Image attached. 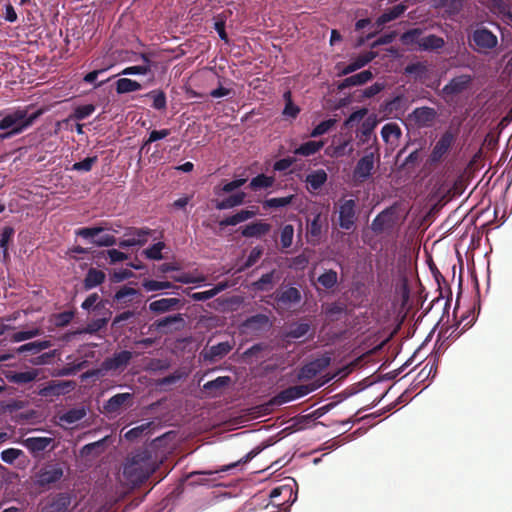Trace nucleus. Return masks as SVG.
<instances>
[{
	"label": "nucleus",
	"mask_w": 512,
	"mask_h": 512,
	"mask_svg": "<svg viewBox=\"0 0 512 512\" xmlns=\"http://www.w3.org/2000/svg\"><path fill=\"white\" fill-rule=\"evenodd\" d=\"M108 320L106 318H98L87 324L83 332L88 334H95L107 325Z\"/></svg>",
	"instance_id": "e2e57ef3"
},
{
	"label": "nucleus",
	"mask_w": 512,
	"mask_h": 512,
	"mask_svg": "<svg viewBox=\"0 0 512 512\" xmlns=\"http://www.w3.org/2000/svg\"><path fill=\"white\" fill-rule=\"evenodd\" d=\"M327 173L323 169H318L306 176V183L313 190H319L327 181Z\"/></svg>",
	"instance_id": "a19ab883"
},
{
	"label": "nucleus",
	"mask_w": 512,
	"mask_h": 512,
	"mask_svg": "<svg viewBox=\"0 0 512 512\" xmlns=\"http://www.w3.org/2000/svg\"><path fill=\"white\" fill-rule=\"evenodd\" d=\"M294 197H295L294 195H289V196H286V197L269 198V199H266L263 202V207L264 208H280V207H285V206H288V205H290L292 203Z\"/></svg>",
	"instance_id": "603ef678"
},
{
	"label": "nucleus",
	"mask_w": 512,
	"mask_h": 512,
	"mask_svg": "<svg viewBox=\"0 0 512 512\" xmlns=\"http://www.w3.org/2000/svg\"><path fill=\"white\" fill-rule=\"evenodd\" d=\"M329 379L326 381H315L314 383L307 385H297L288 387L282 391H280L276 396H274L272 403L276 405H282L293 400L302 398L309 393L317 390L322 385H324Z\"/></svg>",
	"instance_id": "20e7f679"
},
{
	"label": "nucleus",
	"mask_w": 512,
	"mask_h": 512,
	"mask_svg": "<svg viewBox=\"0 0 512 512\" xmlns=\"http://www.w3.org/2000/svg\"><path fill=\"white\" fill-rule=\"evenodd\" d=\"M331 363V357L328 354H324L308 363L303 365L298 374V380H311L316 375L324 371Z\"/></svg>",
	"instance_id": "6e6552de"
},
{
	"label": "nucleus",
	"mask_w": 512,
	"mask_h": 512,
	"mask_svg": "<svg viewBox=\"0 0 512 512\" xmlns=\"http://www.w3.org/2000/svg\"><path fill=\"white\" fill-rule=\"evenodd\" d=\"M106 226H95V227H83L79 228L75 231L76 236H80L84 239H89L90 241L96 239L101 232L106 230Z\"/></svg>",
	"instance_id": "8fccbe9b"
},
{
	"label": "nucleus",
	"mask_w": 512,
	"mask_h": 512,
	"mask_svg": "<svg viewBox=\"0 0 512 512\" xmlns=\"http://www.w3.org/2000/svg\"><path fill=\"white\" fill-rule=\"evenodd\" d=\"M445 46V40L437 35L429 34L423 36L419 51L439 52Z\"/></svg>",
	"instance_id": "bb28decb"
},
{
	"label": "nucleus",
	"mask_w": 512,
	"mask_h": 512,
	"mask_svg": "<svg viewBox=\"0 0 512 512\" xmlns=\"http://www.w3.org/2000/svg\"><path fill=\"white\" fill-rule=\"evenodd\" d=\"M436 115L434 108L425 106L416 108L411 116L419 127H428L434 122Z\"/></svg>",
	"instance_id": "4be33fe9"
},
{
	"label": "nucleus",
	"mask_w": 512,
	"mask_h": 512,
	"mask_svg": "<svg viewBox=\"0 0 512 512\" xmlns=\"http://www.w3.org/2000/svg\"><path fill=\"white\" fill-rule=\"evenodd\" d=\"M95 111V106L93 104H86L78 106L73 114V117L76 120H84L89 117Z\"/></svg>",
	"instance_id": "680f3d73"
},
{
	"label": "nucleus",
	"mask_w": 512,
	"mask_h": 512,
	"mask_svg": "<svg viewBox=\"0 0 512 512\" xmlns=\"http://www.w3.org/2000/svg\"><path fill=\"white\" fill-rule=\"evenodd\" d=\"M51 346H52L51 341H49V340H39V341H34V342L26 343V344L20 346L17 349V352L20 353V354L25 353V352H29L32 355H35V354H38V353H40L41 351H43L45 349L50 348Z\"/></svg>",
	"instance_id": "58836bf2"
},
{
	"label": "nucleus",
	"mask_w": 512,
	"mask_h": 512,
	"mask_svg": "<svg viewBox=\"0 0 512 512\" xmlns=\"http://www.w3.org/2000/svg\"><path fill=\"white\" fill-rule=\"evenodd\" d=\"M271 230V225L262 221H257L250 223L244 226L241 229V234L243 237L252 238V237H262L269 233Z\"/></svg>",
	"instance_id": "393cba45"
},
{
	"label": "nucleus",
	"mask_w": 512,
	"mask_h": 512,
	"mask_svg": "<svg viewBox=\"0 0 512 512\" xmlns=\"http://www.w3.org/2000/svg\"><path fill=\"white\" fill-rule=\"evenodd\" d=\"M406 10L403 4H398L390 8L388 11L380 15L376 21L378 27L400 17Z\"/></svg>",
	"instance_id": "4c0bfd02"
},
{
	"label": "nucleus",
	"mask_w": 512,
	"mask_h": 512,
	"mask_svg": "<svg viewBox=\"0 0 512 512\" xmlns=\"http://www.w3.org/2000/svg\"><path fill=\"white\" fill-rule=\"evenodd\" d=\"M181 306L178 298H162L149 304V310L155 314H162L175 310Z\"/></svg>",
	"instance_id": "5701e85b"
},
{
	"label": "nucleus",
	"mask_w": 512,
	"mask_h": 512,
	"mask_svg": "<svg viewBox=\"0 0 512 512\" xmlns=\"http://www.w3.org/2000/svg\"><path fill=\"white\" fill-rule=\"evenodd\" d=\"M277 306L289 309L301 302L302 295L298 288L292 286H281L273 294Z\"/></svg>",
	"instance_id": "0eeeda50"
},
{
	"label": "nucleus",
	"mask_w": 512,
	"mask_h": 512,
	"mask_svg": "<svg viewBox=\"0 0 512 512\" xmlns=\"http://www.w3.org/2000/svg\"><path fill=\"white\" fill-rule=\"evenodd\" d=\"M310 330L311 324L309 322H292L284 336L285 338L299 339L306 336Z\"/></svg>",
	"instance_id": "7c9ffc66"
},
{
	"label": "nucleus",
	"mask_w": 512,
	"mask_h": 512,
	"mask_svg": "<svg viewBox=\"0 0 512 512\" xmlns=\"http://www.w3.org/2000/svg\"><path fill=\"white\" fill-rule=\"evenodd\" d=\"M149 458L144 453H138L127 460L123 468L125 479L132 485L144 483L150 476Z\"/></svg>",
	"instance_id": "f03ea898"
},
{
	"label": "nucleus",
	"mask_w": 512,
	"mask_h": 512,
	"mask_svg": "<svg viewBox=\"0 0 512 512\" xmlns=\"http://www.w3.org/2000/svg\"><path fill=\"white\" fill-rule=\"evenodd\" d=\"M257 214V210L243 209L237 213L222 219L219 222L221 227L235 226L241 222L247 221L253 218Z\"/></svg>",
	"instance_id": "cd10ccee"
},
{
	"label": "nucleus",
	"mask_w": 512,
	"mask_h": 512,
	"mask_svg": "<svg viewBox=\"0 0 512 512\" xmlns=\"http://www.w3.org/2000/svg\"><path fill=\"white\" fill-rule=\"evenodd\" d=\"M276 270L263 274L257 281L252 283V288L257 291H268L272 289L275 282Z\"/></svg>",
	"instance_id": "ea45409f"
},
{
	"label": "nucleus",
	"mask_w": 512,
	"mask_h": 512,
	"mask_svg": "<svg viewBox=\"0 0 512 512\" xmlns=\"http://www.w3.org/2000/svg\"><path fill=\"white\" fill-rule=\"evenodd\" d=\"M423 30L420 28L409 29L400 36V41L404 46L417 45V49L420 48Z\"/></svg>",
	"instance_id": "c9c22d12"
},
{
	"label": "nucleus",
	"mask_w": 512,
	"mask_h": 512,
	"mask_svg": "<svg viewBox=\"0 0 512 512\" xmlns=\"http://www.w3.org/2000/svg\"><path fill=\"white\" fill-rule=\"evenodd\" d=\"M165 247L164 242H157L143 251L148 259L161 260L163 258L162 250Z\"/></svg>",
	"instance_id": "13d9d810"
},
{
	"label": "nucleus",
	"mask_w": 512,
	"mask_h": 512,
	"mask_svg": "<svg viewBox=\"0 0 512 512\" xmlns=\"http://www.w3.org/2000/svg\"><path fill=\"white\" fill-rule=\"evenodd\" d=\"M72 502V496L68 492H59L48 497L41 512H68Z\"/></svg>",
	"instance_id": "9b49d317"
},
{
	"label": "nucleus",
	"mask_w": 512,
	"mask_h": 512,
	"mask_svg": "<svg viewBox=\"0 0 512 512\" xmlns=\"http://www.w3.org/2000/svg\"><path fill=\"white\" fill-rule=\"evenodd\" d=\"M376 57V53L368 51L360 54L356 59L346 65L339 73V76L348 75L362 67L366 66Z\"/></svg>",
	"instance_id": "b1692460"
},
{
	"label": "nucleus",
	"mask_w": 512,
	"mask_h": 512,
	"mask_svg": "<svg viewBox=\"0 0 512 512\" xmlns=\"http://www.w3.org/2000/svg\"><path fill=\"white\" fill-rule=\"evenodd\" d=\"M86 416V410L83 407L72 408L60 416V420L66 424L72 425Z\"/></svg>",
	"instance_id": "37998d69"
},
{
	"label": "nucleus",
	"mask_w": 512,
	"mask_h": 512,
	"mask_svg": "<svg viewBox=\"0 0 512 512\" xmlns=\"http://www.w3.org/2000/svg\"><path fill=\"white\" fill-rule=\"evenodd\" d=\"M106 279V275L102 270L96 268H90L83 280V286L85 290H91L101 285Z\"/></svg>",
	"instance_id": "c85d7f7f"
},
{
	"label": "nucleus",
	"mask_w": 512,
	"mask_h": 512,
	"mask_svg": "<svg viewBox=\"0 0 512 512\" xmlns=\"http://www.w3.org/2000/svg\"><path fill=\"white\" fill-rule=\"evenodd\" d=\"M133 404L132 393H118L109 398L103 405V409L108 414L119 413L122 407H130Z\"/></svg>",
	"instance_id": "f3484780"
},
{
	"label": "nucleus",
	"mask_w": 512,
	"mask_h": 512,
	"mask_svg": "<svg viewBox=\"0 0 512 512\" xmlns=\"http://www.w3.org/2000/svg\"><path fill=\"white\" fill-rule=\"evenodd\" d=\"M269 497L276 507H282L284 505L290 506L296 501L297 492H294L291 485L285 484L272 489Z\"/></svg>",
	"instance_id": "f8f14e48"
},
{
	"label": "nucleus",
	"mask_w": 512,
	"mask_h": 512,
	"mask_svg": "<svg viewBox=\"0 0 512 512\" xmlns=\"http://www.w3.org/2000/svg\"><path fill=\"white\" fill-rule=\"evenodd\" d=\"M472 81L469 75H460L452 78L441 90L444 99L452 98L464 92Z\"/></svg>",
	"instance_id": "4468645a"
},
{
	"label": "nucleus",
	"mask_w": 512,
	"mask_h": 512,
	"mask_svg": "<svg viewBox=\"0 0 512 512\" xmlns=\"http://www.w3.org/2000/svg\"><path fill=\"white\" fill-rule=\"evenodd\" d=\"M141 88L142 85L139 82L129 78H121L116 82V92L118 94L138 91Z\"/></svg>",
	"instance_id": "79ce46f5"
},
{
	"label": "nucleus",
	"mask_w": 512,
	"mask_h": 512,
	"mask_svg": "<svg viewBox=\"0 0 512 512\" xmlns=\"http://www.w3.org/2000/svg\"><path fill=\"white\" fill-rule=\"evenodd\" d=\"M76 382L73 380H51L39 389L38 394L45 398L59 397L73 391Z\"/></svg>",
	"instance_id": "1a4fd4ad"
},
{
	"label": "nucleus",
	"mask_w": 512,
	"mask_h": 512,
	"mask_svg": "<svg viewBox=\"0 0 512 512\" xmlns=\"http://www.w3.org/2000/svg\"><path fill=\"white\" fill-rule=\"evenodd\" d=\"M53 441L50 437H29L23 440V445L36 457L51 446Z\"/></svg>",
	"instance_id": "412c9836"
},
{
	"label": "nucleus",
	"mask_w": 512,
	"mask_h": 512,
	"mask_svg": "<svg viewBox=\"0 0 512 512\" xmlns=\"http://www.w3.org/2000/svg\"><path fill=\"white\" fill-rule=\"evenodd\" d=\"M402 135L400 126L395 122L385 124L381 129V136L386 143L396 144Z\"/></svg>",
	"instance_id": "c756f323"
},
{
	"label": "nucleus",
	"mask_w": 512,
	"mask_h": 512,
	"mask_svg": "<svg viewBox=\"0 0 512 512\" xmlns=\"http://www.w3.org/2000/svg\"><path fill=\"white\" fill-rule=\"evenodd\" d=\"M373 144L366 149L365 155L360 158L353 170V177L359 182H364L370 178L374 169V156L378 155L377 137L374 136Z\"/></svg>",
	"instance_id": "39448f33"
},
{
	"label": "nucleus",
	"mask_w": 512,
	"mask_h": 512,
	"mask_svg": "<svg viewBox=\"0 0 512 512\" xmlns=\"http://www.w3.org/2000/svg\"><path fill=\"white\" fill-rule=\"evenodd\" d=\"M323 220L321 213L314 215L312 220L307 222V234L312 238V241H318L322 234Z\"/></svg>",
	"instance_id": "e433bc0d"
},
{
	"label": "nucleus",
	"mask_w": 512,
	"mask_h": 512,
	"mask_svg": "<svg viewBox=\"0 0 512 512\" xmlns=\"http://www.w3.org/2000/svg\"><path fill=\"white\" fill-rule=\"evenodd\" d=\"M472 40L480 50H491L497 46V36L487 28H478L472 34Z\"/></svg>",
	"instance_id": "dca6fc26"
},
{
	"label": "nucleus",
	"mask_w": 512,
	"mask_h": 512,
	"mask_svg": "<svg viewBox=\"0 0 512 512\" xmlns=\"http://www.w3.org/2000/svg\"><path fill=\"white\" fill-rule=\"evenodd\" d=\"M64 472V463L48 461L35 473L34 483L41 489L49 490L62 480Z\"/></svg>",
	"instance_id": "7ed1b4c3"
},
{
	"label": "nucleus",
	"mask_w": 512,
	"mask_h": 512,
	"mask_svg": "<svg viewBox=\"0 0 512 512\" xmlns=\"http://www.w3.org/2000/svg\"><path fill=\"white\" fill-rule=\"evenodd\" d=\"M373 78V74L370 70H364L352 76L345 78L338 84L339 90H344L352 86L363 85Z\"/></svg>",
	"instance_id": "a878e982"
},
{
	"label": "nucleus",
	"mask_w": 512,
	"mask_h": 512,
	"mask_svg": "<svg viewBox=\"0 0 512 512\" xmlns=\"http://www.w3.org/2000/svg\"><path fill=\"white\" fill-rule=\"evenodd\" d=\"M294 227L291 224L285 225L281 229L280 243L282 248H289L293 242Z\"/></svg>",
	"instance_id": "4d7b16f0"
},
{
	"label": "nucleus",
	"mask_w": 512,
	"mask_h": 512,
	"mask_svg": "<svg viewBox=\"0 0 512 512\" xmlns=\"http://www.w3.org/2000/svg\"><path fill=\"white\" fill-rule=\"evenodd\" d=\"M153 100L152 107L157 110H164L167 106L166 95L162 90H152L146 94Z\"/></svg>",
	"instance_id": "09e8293b"
},
{
	"label": "nucleus",
	"mask_w": 512,
	"mask_h": 512,
	"mask_svg": "<svg viewBox=\"0 0 512 512\" xmlns=\"http://www.w3.org/2000/svg\"><path fill=\"white\" fill-rule=\"evenodd\" d=\"M245 197H246V194L244 192H238L236 194L230 195L227 198L217 201L215 204V207L218 210L231 209V208H234L236 206L243 204Z\"/></svg>",
	"instance_id": "f704fd0d"
},
{
	"label": "nucleus",
	"mask_w": 512,
	"mask_h": 512,
	"mask_svg": "<svg viewBox=\"0 0 512 512\" xmlns=\"http://www.w3.org/2000/svg\"><path fill=\"white\" fill-rule=\"evenodd\" d=\"M142 286L146 291H158L163 289L174 288V285L169 281H157V280H144Z\"/></svg>",
	"instance_id": "5fc2aeb1"
},
{
	"label": "nucleus",
	"mask_w": 512,
	"mask_h": 512,
	"mask_svg": "<svg viewBox=\"0 0 512 512\" xmlns=\"http://www.w3.org/2000/svg\"><path fill=\"white\" fill-rule=\"evenodd\" d=\"M170 135V130L169 129H161V130H152L150 133H149V137L143 142L141 148H140V152H142L143 150H149V145L153 142H156V141H159V140H162L164 138H166L167 136Z\"/></svg>",
	"instance_id": "de8ad7c7"
},
{
	"label": "nucleus",
	"mask_w": 512,
	"mask_h": 512,
	"mask_svg": "<svg viewBox=\"0 0 512 512\" xmlns=\"http://www.w3.org/2000/svg\"><path fill=\"white\" fill-rule=\"evenodd\" d=\"M184 324V319L181 314L169 315L164 318L157 319L153 323V327L162 333H168L172 330H178Z\"/></svg>",
	"instance_id": "6ab92c4d"
},
{
	"label": "nucleus",
	"mask_w": 512,
	"mask_h": 512,
	"mask_svg": "<svg viewBox=\"0 0 512 512\" xmlns=\"http://www.w3.org/2000/svg\"><path fill=\"white\" fill-rule=\"evenodd\" d=\"M15 231L14 228L6 226L0 234V247L3 248L4 257L8 256V243L12 239Z\"/></svg>",
	"instance_id": "bf43d9fd"
},
{
	"label": "nucleus",
	"mask_w": 512,
	"mask_h": 512,
	"mask_svg": "<svg viewBox=\"0 0 512 512\" xmlns=\"http://www.w3.org/2000/svg\"><path fill=\"white\" fill-rule=\"evenodd\" d=\"M396 216L393 208H387L380 212L372 221L371 229L375 234H382L394 228Z\"/></svg>",
	"instance_id": "ddd939ff"
},
{
	"label": "nucleus",
	"mask_w": 512,
	"mask_h": 512,
	"mask_svg": "<svg viewBox=\"0 0 512 512\" xmlns=\"http://www.w3.org/2000/svg\"><path fill=\"white\" fill-rule=\"evenodd\" d=\"M356 221V201L344 200L339 207V226L345 230H351Z\"/></svg>",
	"instance_id": "2eb2a0df"
},
{
	"label": "nucleus",
	"mask_w": 512,
	"mask_h": 512,
	"mask_svg": "<svg viewBox=\"0 0 512 512\" xmlns=\"http://www.w3.org/2000/svg\"><path fill=\"white\" fill-rule=\"evenodd\" d=\"M404 71L405 74L414 75L415 78H422L427 74L428 68L424 62H415L408 64Z\"/></svg>",
	"instance_id": "3c124183"
},
{
	"label": "nucleus",
	"mask_w": 512,
	"mask_h": 512,
	"mask_svg": "<svg viewBox=\"0 0 512 512\" xmlns=\"http://www.w3.org/2000/svg\"><path fill=\"white\" fill-rule=\"evenodd\" d=\"M28 110L29 107H19L7 113L0 120V129L4 131L0 133V139L2 141L22 133L42 114V110H38L32 114H28Z\"/></svg>",
	"instance_id": "f257e3e1"
},
{
	"label": "nucleus",
	"mask_w": 512,
	"mask_h": 512,
	"mask_svg": "<svg viewBox=\"0 0 512 512\" xmlns=\"http://www.w3.org/2000/svg\"><path fill=\"white\" fill-rule=\"evenodd\" d=\"M151 234L152 230L147 227H129L126 229L124 234V236L127 238L120 240L118 245L123 249L132 246H143L148 241V237Z\"/></svg>",
	"instance_id": "9d476101"
},
{
	"label": "nucleus",
	"mask_w": 512,
	"mask_h": 512,
	"mask_svg": "<svg viewBox=\"0 0 512 512\" xmlns=\"http://www.w3.org/2000/svg\"><path fill=\"white\" fill-rule=\"evenodd\" d=\"M230 381H231V379L229 376H219L216 379L205 383L204 389L209 392L218 391V390L228 386Z\"/></svg>",
	"instance_id": "864d4df0"
},
{
	"label": "nucleus",
	"mask_w": 512,
	"mask_h": 512,
	"mask_svg": "<svg viewBox=\"0 0 512 512\" xmlns=\"http://www.w3.org/2000/svg\"><path fill=\"white\" fill-rule=\"evenodd\" d=\"M494 7L503 17L512 21V12L509 5L504 0H492Z\"/></svg>",
	"instance_id": "774afa93"
},
{
	"label": "nucleus",
	"mask_w": 512,
	"mask_h": 512,
	"mask_svg": "<svg viewBox=\"0 0 512 512\" xmlns=\"http://www.w3.org/2000/svg\"><path fill=\"white\" fill-rule=\"evenodd\" d=\"M325 145L323 140L314 141L310 140L302 143L299 147L294 150L295 155L308 157L319 152Z\"/></svg>",
	"instance_id": "473e14b6"
},
{
	"label": "nucleus",
	"mask_w": 512,
	"mask_h": 512,
	"mask_svg": "<svg viewBox=\"0 0 512 512\" xmlns=\"http://www.w3.org/2000/svg\"><path fill=\"white\" fill-rule=\"evenodd\" d=\"M98 162V157L96 155L91 157H86L84 160L75 162L72 165V170L75 171H83L89 172L92 170L93 166Z\"/></svg>",
	"instance_id": "6e6d98bb"
},
{
	"label": "nucleus",
	"mask_w": 512,
	"mask_h": 512,
	"mask_svg": "<svg viewBox=\"0 0 512 512\" xmlns=\"http://www.w3.org/2000/svg\"><path fill=\"white\" fill-rule=\"evenodd\" d=\"M141 60L143 61L142 65L137 66H130L126 67L122 70V75H146L151 72V60L149 58V55L146 53H141L140 55Z\"/></svg>",
	"instance_id": "2f4dec72"
},
{
	"label": "nucleus",
	"mask_w": 512,
	"mask_h": 512,
	"mask_svg": "<svg viewBox=\"0 0 512 512\" xmlns=\"http://www.w3.org/2000/svg\"><path fill=\"white\" fill-rule=\"evenodd\" d=\"M275 182V178L273 176H267L265 174H259L256 177L252 178L250 181L249 187L256 191L258 189H266L273 186Z\"/></svg>",
	"instance_id": "a18cd8bd"
},
{
	"label": "nucleus",
	"mask_w": 512,
	"mask_h": 512,
	"mask_svg": "<svg viewBox=\"0 0 512 512\" xmlns=\"http://www.w3.org/2000/svg\"><path fill=\"white\" fill-rule=\"evenodd\" d=\"M150 427V423L142 424L137 427H134L125 433V438L129 441H134L137 438L141 437L144 432H148Z\"/></svg>",
	"instance_id": "0e129e2a"
},
{
	"label": "nucleus",
	"mask_w": 512,
	"mask_h": 512,
	"mask_svg": "<svg viewBox=\"0 0 512 512\" xmlns=\"http://www.w3.org/2000/svg\"><path fill=\"white\" fill-rule=\"evenodd\" d=\"M38 376L39 371L37 369H31L28 371L13 372L8 376V379L14 384L23 385L36 380Z\"/></svg>",
	"instance_id": "72a5a7b5"
},
{
	"label": "nucleus",
	"mask_w": 512,
	"mask_h": 512,
	"mask_svg": "<svg viewBox=\"0 0 512 512\" xmlns=\"http://www.w3.org/2000/svg\"><path fill=\"white\" fill-rule=\"evenodd\" d=\"M21 455H23L22 450L16 448H8L1 452V460L7 464H12Z\"/></svg>",
	"instance_id": "69168bd1"
},
{
	"label": "nucleus",
	"mask_w": 512,
	"mask_h": 512,
	"mask_svg": "<svg viewBox=\"0 0 512 512\" xmlns=\"http://www.w3.org/2000/svg\"><path fill=\"white\" fill-rule=\"evenodd\" d=\"M350 145V140H344L342 143L335 147H328L325 153L331 157H343L345 155H350L353 152V147L350 146L348 151L346 148Z\"/></svg>",
	"instance_id": "49530a36"
},
{
	"label": "nucleus",
	"mask_w": 512,
	"mask_h": 512,
	"mask_svg": "<svg viewBox=\"0 0 512 512\" xmlns=\"http://www.w3.org/2000/svg\"><path fill=\"white\" fill-rule=\"evenodd\" d=\"M132 358V352L127 350L114 353L112 357H107L104 359L102 362V370H104V372H109L126 367Z\"/></svg>",
	"instance_id": "a211bd4d"
},
{
	"label": "nucleus",
	"mask_w": 512,
	"mask_h": 512,
	"mask_svg": "<svg viewBox=\"0 0 512 512\" xmlns=\"http://www.w3.org/2000/svg\"><path fill=\"white\" fill-rule=\"evenodd\" d=\"M455 140L456 136L451 130L445 131L434 145L429 155V163L438 164L443 161L444 157L452 148Z\"/></svg>",
	"instance_id": "423d86ee"
},
{
	"label": "nucleus",
	"mask_w": 512,
	"mask_h": 512,
	"mask_svg": "<svg viewBox=\"0 0 512 512\" xmlns=\"http://www.w3.org/2000/svg\"><path fill=\"white\" fill-rule=\"evenodd\" d=\"M335 125V120L328 119L320 122L313 130L310 132L311 137H319L325 133H327L333 126Z\"/></svg>",
	"instance_id": "052dcab7"
},
{
	"label": "nucleus",
	"mask_w": 512,
	"mask_h": 512,
	"mask_svg": "<svg viewBox=\"0 0 512 512\" xmlns=\"http://www.w3.org/2000/svg\"><path fill=\"white\" fill-rule=\"evenodd\" d=\"M317 282L325 289H333L338 283V274L335 270H326L318 277Z\"/></svg>",
	"instance_id": "c03bdc74"
},
{
	"label": "nucleus",
	"mask_w": 512,
	"mask_h": 512,
	"mask_svg": "<svg viewBox=\"0 0 512 512\" xmlns=\"http://www.w3.org/2000/svg\"><path fill=\"white\" fill-rule=\"evenodd\" d=\"M138 294V291L132 287L123 286L121 287L114 295V300L121 302H126V299L130 296H135Z\"/></svg>",
	"instance_id": "338daca9"
},
{
	"label": "nucleus",
	"mask_w": 512,
	"mask_h": 512,
	"mask_svg": "<svg viewBox=\"0 0 512 512\" xmlns=\"http://www.w3.org/2000/svg\"><path fill=\"white\" fill-rule=\"evenodd\" d=\"M232 348L233 346L228 341L213 345L204 350V360L209 362H216L225 357L232 350Z\"/></svg>",
	"instance_id": "aec40b11"
}]
</instances>
